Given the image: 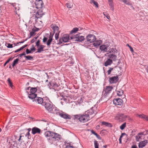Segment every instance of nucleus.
<instances>
[{"mask_svg":"<svg viewBox=\"0 0 148 148\" xmlns=\"http://www.w3.org/2000/svg\"><path fill=\"white\" fill-rule=\"evenodd\" d=\"M35 4L36 8L38 9L41 8L42 7L43 3L42 0H36Z\"/></svg>","mask_w":148,"mask_h":148,"instance_id":"ddd939ff","label":"nucleus"},{"mask_svg":"<svg viewBox=\"0 0 148 148\" xmlns=\"http://www.w3.org/2000/svg\"><path fill=\"white\" fill-rule=\"evenodd\" d=\"M30 136V133H29V132H28L27 134H26V136L29 139V137Z\"/></svg>","mask_w":148,"mask_h":148,"instance_id":"0e129e2a","label":"nucleus"},{"mask_svg":"<svg viewBox=\"0 0 148 148\" xmlns=\"http://www.w3.org/2000/svg\"><path fill=\"white\" fill-rule=\"evenodd\" d=\"M30 49L32 51H34L36 50V49L35 48L34 45H32V47L30 48Z\"/></svg>","mask_w":148,"mask_h":148,"instance_id":"3c124183","label":"nucleus"},{"mask_svg":"<svg viewBox=\"0 0 148 148\" xmlns=\"http://www.w3.org/2000/svg\"><path fill=\"white\" fill-rule=\"evenodd\" d=\"M69 39V36L68 34H64L63 36L60 38L59 42L58 43L59 45H61L63 42H66L68 41Z\"/></svg>","mask_w":148,"mask_h":148,"instance_id":"423d86ee","label":"nucleus"},{"mask_svg":"<svg viewBox=\"0 0 148 148\" xmlns=\"http://www.w3.org/2000/svg\"><path fill=\"white\" fill-rule=\"evenodd\" d=\"M73 62L72 61H71V62H67V63H66L67 65H66V66H67V65H68L69 66H71L73 65Z\"/></svg>","mask_w":148,"mask_h":148,"instance_id":"49530a36","label":"nucleus"},{"mask_svg":"<svg viewBox=\"0 0 148 148\" xmlns=\"http://www.w3.org/2000/svg\"><path fill=\"white\" fill-rule=\"evenodd\" d=\"M39 30V28L36 27H34L32 29V30L33 31V32H35L38 31Z\"/></svg>","mask_w":148,"mask_h":148,"instance_id":"8fccbe9b","label":"nucleus"},{"mask_svg":"<svg viewBox=\"0 0 148 148\" xmlns=\"http://www.w3.org/2000/svg\"><path fill=\"white\" fill-rule=\"evenodd\" d=\"M93 42V45L95 47H97L101 44L102 41L100 40H95Z\"/></svg>","mask_w":148,"mask_h":148,"instance_id":"5701e85b","label":"nucleus"},{"mask_svg":"<svg viewBox=\"0 0 148 148\" xmlns=\"http://www.w3.org/2000/svg\"><path fill=\"white\" fill-rule=\"evenodd\" d=\"M47 38L46 37H44L43 39V42H45L47 40Z\"/></svg>","mask_w":148,"mask_h":148,"instance_id":"680f3d73","label":"nucleus"},{"mask_svg":"<svg viewBox=\"0 0 148 148\" xmlns=\"http://www.w3.org/2000/svg\"><path fill=\"white\" fill-rule=\"evenodd\" d=\"M32 134L33 135H34L36 134H40L41 130L38 127H35L32 129Z\"/></svg>","mask_w":148,"mask_h":148,"instance_id":"2eb2a0df","label":"nucleus"},{"mask_svg":"<svg viewBox=\"0 0 148 148\" xmlns=\"http://www.w3.org/2000/svg\"><path fill=\"white\" fill-rule=\"evenodd\" d=\"M109 53H115L117 52V50H116V49H110L109 51Z\"/></svg>","mask_w":148,"mask_h":148,"instance_id":"473e14b6","label":"nucleus"},{"mask_svg":"<svg viewBox=\"0 0 148 148\" xmlns=\"http://www.w3.org/2000/svg\"><path fill=\"white\" fill-rule=\"evenodd\" d=\"M90 119L89 117L85 112L83 114H81L80 118H79V121L81 122L85 123L88 121Z\"/></svg>","mask_w":148,"mask_h":148,"instance_id":"6e6552de","label":"nucleus"},{"mask_svg":"<svg viewBox=\"0 0 148 148\" xmlns=\"http://www.w3.org/2000/svg\"><path fill=\"white\" fill-rule=\"evenodd\" d=\"M60 116L65 119H71V117L70 115L67 114H66L63 112H62V113H61V114L60 115Z\"/></svg>","mask_w":148,"mask_h":148,"instance_id":"412c9836","label":"nucleus"},{"mask_svg":"<svg viewBox=\"0 0 148 148\" xmlns=\"http://www.w3.org/2000/svg\"><path fill=\"white\" fill-rule=\"evenodd\" d=\"M103 14L104 16H105L107 19L109 20L110 19V16L109 15V14L106 12H103Z\"/></svg>","mask_w":148,"mask_h":148,"instance_id":"79ce46f5","label":"nucleus"},{"mask_svg":"<svg viewBox=\"0 0 148 148\" xmlns=\"http://www.w3.org/2000/svg\"><path fill=\"white\" fill-rule=\"evenodd\" d=\"M52 37L50 36L49 37V39L48 40L47 42V46H49L50 45L51 42H52Z\"/></svg>","mask_w":148,"mask_h":148,"instance_id":"f704fd0d","label":"nucleus"},{"mask_svg":"<svg viewBox=\"0 0 148 148\" xmlns=\"http://www.w3.org/2000/svg\"><path fill=\"white\" fill-rule=\"evenodd\" d=\"M46 100L47 102H45L44 105L45 106V108L48 111L50 112L51 113L52 111L53 108L55 107L54 106H53V105L51 103H49L48 102L50 101L48 98H46Z\"/></svg>","mask_w":148,"mask_h":148,"instance_id":"7ed1b4c3","label":"nucleus"},{"mask_svg":"<svg viewBox=\"0 0 148 148\" xmlns=\"http://www.w3.org/2000/svg\"><path fill=\"white\" fill-rule=\"evenodd\" d=\"M122 1L125 4L128 5H130V2L127 0H122Z\"/></svg>","mask_w":148,"mask_h":148,"instance_id":"a18cd8bd","label":"nucleus"},{"mask_svg":"<svg viewBox=\"0 0 148 148\" xmlns=\"http://www.w3.org/2000/svg\"><path fill=\"white\" fill-rule=\"evenodd\" d=\"M95 111H94L93 110V108H91L89 110L86 111L85 112L87 116L89 117L90 119H92L93 117L96 114Z\"/></svg>","mask_w":148,"mask_h":148,"instance_id":"9b49d317","label":"nucleus"},{"mask_svg":"<svg viewBox=\"0 0 148 148\" xmlns=\"http://www.w3.org/2000/svg\"><path fill=\"white\" fill-rule=\"evenodd\" d=\"M79 30V29L77 27H75L70 32L71 34L76 33Z\"/></svg>","mask_w":148,"mask_h":148,"instance_id":"72a5a7b5","label":"nucleus"},{"mask_svg":"<svg viewBox=\"0 0 148 148\" xmlns=\"http://www.w3.org/2000/svg\"><path fill=\"white\" fill-rule=\"evenodd\" d=\"M53 88L55 91H59L61 90V89L58 86V85L57 84L54 85Z\"/></svg>","mask_w":148,"mask_h":148,"instance_id":"7c9ffc66","label":"nucleus"},{"mask_svg":"<svg viewBox=\"0 0 148 148\" xmlns=\"http://www.w3.org/2000/svg\"><path fill=\"white\" fill-rule=\"evenodd\" d=\"M108 56L110 59H111L112 61H115L116 60L117 56L114 54H110Z\"/></svg>","mask_w":148,"mask_h":148,"instance_id":"a878e982","label":"nucleus"},{"mask_svg":"<svg viewBox=\"0 0 148 148\" xmlns=\"http://www.w3.org/2000/svg\"><path fill=\"white\" fill-rule=\"evenodd\" d=\"M148 143L147 140H146L141 141L139 143L138 147L140 148H142L144 147Z\"/></svg>","mask_w":148,"mask_h":148,"instance_id":"a211bd4d","label":"nucleus"},{"mask_svg":"<svg viewBox=\"0 0 148 148\" xmlns=\"http://www.w3.org/2000/svg\"><path fill=\"white\" fill-rule=\"evenodd\" d=\"M18 61L19 59L18 58L14 60L13 62L12 66L14 67L16 64H17L18 63Z\"/></svg>","mask_w":148,"mask_h":148,"instance_id":"c9c22d12","label":"nucleus"},{"mask_svg":"<svg viewBox=\"0 0 148 148\" xmlns=\"http://www.w3.org/2000/svg\"><path fill=\"white\" fill-rule=\"evenodd\" d=\"M61 99L62 100H63V101H65V102H67V101H66V99L65 98H64V97H62Z\"/></svg>","mask_w":148,"mask_h":148,"instance_id":"338daca9","label":"nucleus"},{"mask_svg":"<svg viewBox=\"0 0 148 148\" xmlns=\"http://www.w3.org/2000/svg\"><path fill=\"white\" fill-rule=\"evenodd\" d=\"M144 135V132L140 133L136 136V140L138 141L140 139L142 138V137L143 135Z\"/></svg>","mask_w":148,"mask_h":148,"instance_id":"4be33fe9","label":"nucleus"},{"mask_svg":"<svg viewBox=\"0 0 148 148\" xmlns=\"http://www.w3.org/2000/svg\"><path fill=\"white\" fill-rule=\"evenodd\" d=\"M94 144L95 148H99V144L97 141L95 140L94 141Z\"/></svg>","mask_w":148,"mask_h":148,"instance_id":"e433bc0d","label":"nucleus"},{"mask_svg":"<svg viewBox=\"0 0 148 148\" xmlns=\"http://www.w3.org/2000/svg\"><path fill=\"white\" fill-rule=\"evenodd\" d=\"M37 88H32L29 92L27 91L26 92L28 94V97L30 99L33 100L37 96V94L35 93L37 90Z\"/></svg>","mask_w":148,"mask_h":148,"instance_id":"f03ea898","label":"nucleus"},{"mask_svg":"<svg viewBox=\"0 0 148 148\" xmlns=\"http://www.w3.org/2000/svg\"><path fill=\"white\" fill-rule=\"evenodd\" d=\"M132 148H138L136 145H133L132 146Z\"/></svg>","mask_w":148,"mask_h":148,"instance_id":"774afa93","label":"nucleus"},{"mask_svg":"<svg viewBox=\"0 0 148 148\" xmlns=\"http://www.w3.org/2000/svg\"><path fill=\"white\" fill-rule=\"evenodd\" d=\"M90 3H93L97 8L98 7L97 2L95 1L94 0H91Z\"/></svg>","mask_w":148,"mask_h":148,"instance_id":"ea45409f","label":"nucleus"},{"mask_svg":"<svg viewBox=\"0 0 148 148\" xmlns=\"http://www.w3.org/2000/svg\"><path fill=\"white\" fill-rule=\"evenodd\" d=\"M129 48L130 49V51L132 52H134V50L131 46H129Z\"/></svg>","mask_w":148,"mask_h":148,"instance_id":"69168bd1","label":"nucleus"},{"mask_svg":"<svg viewBox=\"0 0 148 148\" xmlns=\"http://www.w3.org/2000/svg\"><path fill=\"white\" fill-rule=\"evenodd\" d=\"M25 52H23V53L20 54L18 55V56L20 57H21L23 56H25Z\"/></svg>","mask_w":148,"mask_h":148,"instance_id":"e2e57ef3","label":"nucleus"},{"mask_svg":"<svg viewBox=\"0 0 148 148\" xmlns=\"http://www.w3.org/2000/svg\"><path fill=\"white\" fill-rule=\"evenodd\" d=\"M25 57L28 60H31L33 58V57L30 56H25Z\"/></svg>","mask_w":148,"mask_h":148,"instance_id":"de8ad7c7","label":"nucleus"},{"mask_svg":"<svg viewBox=\"0 0 148 148\" xmlns=\"http://www.w3.org/2000/svg\"><path fill=\"white\" fill-rule=\"evenodd\" d=\"M70 38L71 39L73 40L74 41L79 42H82L85 39L84 36H80L79 34H77L74 36H72L70 37Z\"/></svg>","mask_w":148,"mask_h":148,"instance_id":"39448f33","label":"nucleus"},{"mask_svg":"<svg viewBox=\"0 0 148 148\" xmlns=\"http://www.w3.org/2000/svg\"><path fill=\"white\" fill-rule=\"evenodd\" d=\"M45 136L49 143L51 144H55V141H59L60 138V135L51 131H47L44 134Z\"/></svg>","mask_w":148,"mask_h":148,"instance_id":"f257e3e1","label":"nucleus"},{"mask_svg":"<svg viewBox=\"0 0 148 148\" xmlns=\"http://www.w3.org/2000/svg\"><path fill=\"white\" fill-rule=\"evenodd\" d=\"M123 92L122 90L118 91L117 92V95L118 96H120L122 95H123Z\"/></svg>","mask_w":148,"mask_h":148,"instance_id":"4c0bfd02","label":"nucleus"},{"mask_svg":"<svg viewBox=\"0 0 148 148\" xmlns=\"http://www.w3.org/2000/svg\"><path fill=\"white\" fill-rule=\"evenodd\" d=\"M8 45L7 46L8 48H12L13 47L12 45L10 43L7 44Z\"/></svg>","mask_w":148,"mask_h":148,"instance_id":"6e6d98bb","label":"nucleus"},{"mask_svg":"<svg viewBox=\"0 0 148 148\" xmlns=\"http://www.w3.org/2000/svg\"><path fill=\"white\" fill-rule=\"evenodd\" d=\"M13 6L14 7L15 9L16 10H18L19 9V8L18 7V5L16 4H13Z\"/></svg>","mask_w":148,"mask_h":148,"instance_id":"37998d69","label":"nucleus"},{"mask_svg":"<svg viewBox=\"0 0 148 148\" xmlns=\"http://www.w3.org/2000/svg\"><path fill=\"white\" fill-rule=\"evenodd\" d=\"M62 112V111L59 110L56 107H55L53 108L52 111L51 113L56 114L57 115L60 116Z\"/></svg>","mask_w":148,"mask_h":148,"instance_id":"dca6fc26","label":"nucleus"},{"mask_svg":"<svg viewBox=\"0 0 148 148\" xmlns=\"http://www.w3.org/2000/svg\"><path fill=\"white\" fill-rule=\"evenodd\" d=\"M101 124L102 125H105L108 127H112V125L111 123L105 121L102 122Z\"/></svg>","mask_w":148,"mask_h":148,"instance_id":"cd10ccee","label":"nucleus"},{"mask_svg":"<svg viewBox=\"0 0 148 148\" xmlns=\"http://www.w3.org/2000/svg\"><path fill=\"white\" fill-rule=\"evenodd\" d=\"M73 118L74 120L78 119L79 120V118H80L81 114H77L73 115Z\"/></svg>","mask_w":148,"mask_h":148,"instance_id":"2f4dec72","label":"nucleus"},{"mask_svg":"<svg viewBox=\"0 0 148 148\" xmlns=\"http://www.w3.org/2000/svg\"><path fill=\"white\" fill-rule=\"evenodd\" d=\"M40 40H38L36 42V45L38 47L39 46L40 44Z\"/></svg>","mask_w":148,"mask_h":148,"instance_id":"4d7b16f0","label":"nucleus"},{"mask_svg":"<svg viewBox=\"0 0 148 148\" xmlns=\"http://www.w3.org/2000/svg\"><path fill=\"white\" fill-rule=\"evenodd\" d=\"M11 60V58H10L9 59L6 61V62L4 63V66H5V65H6V64L8 63L10 61V60Z\"/></svg>","mask_w":148,"mask_h":148,"instance_id":"bf43d9fd","label":"nucleus"},{"mask_svg":"<svg viewBox=\"0 0 148 148\" xmlns=\"http://www.w3.org/2000/svg\"><path fill=\"white\" fill-rule=\"evenodd\" d=\"M39 47V48L37 49V51L36 53H40L44 51L43 49L45 47L44 45H40Z\"/></svg>","mask_w":148,"mask_h":148,"instance_id":"c85d7f7f","label":"nucleus"},{"mask_svg":"<svg viewBox=\"0 0 148 148\" xmlns=\"http://www.w3.org/2000/svg\"><path fill=\"white\" fill-rule=\"evenodd\" d=\"M112 63V61L110 59H108L104 62V65L106 66H107L108 65H111Z\"/></svg>","mask_w":148,"mask_h":148,"instance_id":"393cba45","label":"nucleus"},{"mask_svg":"<svg viewBox=\"0 0 148 148\" xmlns=\"http://www.w3.org/2000/svg\"><path fill=\"white\" fill-rule=\"evenodd\" d=\"M88 41L90 42H94L96 40V38L95 36L93 34H88L86 38Z\"/></svg>","mask_w":148,"mask_h":148,"instance_id":"f8f14e48","label":"nucleus"},{"mask_svg":"<svg viewBox=\"0 0 148 148\" xmlns=\"http://www.w3.org/2000/svg\"><path fill=\"white\" fill-rule=\"evenodd\" d=\"M8 85L12 88V87L13 86V85L12 84V82L11 80H10V78H9L8 79Z\"/></svg>","mask_w":148,"mask_h":148,"instance_id":"a19ab883","label":"nucleus"},{"mask_svg":"<svg viewBox=\"0 0 148 148\" xmlns=\"http://www.w3.org/2000/svg\"><path fill=\"white\" fill-rule=\"evenodd\" d=\"M60 32H56L55 34V39L57 40L58 38L59 34Z\"/></svg>","mask_w":148,"mask_h":148,"instance_id":"603ef678","label":"nucleus"},{"mask_svg":"<svg viewBox=\"0 0 148 148\" xmlns=\"http://www.w3.org/2000/svg\"><path fill=\"white\" fill-rule=\"evenodd\" d=\"M43 13L42 12V11L41 10H39L36 13V14L35 16L38 19H40V18H41L42 16L43 15Z\"/></svg>","mask_w":148,"mask_h":148,"instance_id":"aec40b11","label":"nucleus"},{"mask_svg":"<svg viewBox=\"0 0 148 148\" xmlns=\"http://www.w3.org/2000/svg\"><path fill=\"white\" fill-rule=\"evenodd\" d=\"M113 102L114 104L115 105L121 106L123 104V101L122 99L118 98L114 99L113 100Z\"/></svg>","mask_w":148,"mask_h":148,"instance_id":"4468645a","label":"nucleus"},{"mask_svg":"<svg viewBox=\"0 0 148 148\" xmlns=\"http://www.w3.org/2000/svg\"><path fill=\"white\" fill-rule=\"evenodd\" d=\"M33 102H35L36 103L38 104H41L42 105H44L45 101H44V100L42 98L36 96L33 99Z\"/></svg>","mask_w":148,"mask_h":148,"instance_id":"9d476101","label":"nucleus"},{"mask_svg":"<svg viewBox=\"0 0 148 148\" xmlns=\"http://www.w3.org/2000/svg\"><path fill=\"white\" fill-rule=\"evenodd\" d=\"M67 7L68 8H71V5L70 3H66V4Z\"/></svg>","mask_w":148,"mask_h":148,"instance_id":"13d9d810","label":"nucleus"},{"mask_svg":"<svg viewBox=\"0 0 148 148\" xmlns=\"http://www.w3.org/2000/svg\"><path fill=\"white\" fill-rule=\"evenodd\" d=\"M126 126V123H124L123 124L120 126V128L121 130H123Z\"/></svg>","mask_w":148,"mask_h":148,"instance_id":"c03bdc74","label":"nucleus"},{"mask_svg":"<svg viewBox=\"0 0 148 148\" xmlns=\"http://www.w3.org/2000/svg\"><path fill=\"white\" fill-rule=\"evenodd\" d=\"M127 135L125 133H121V135L120 136V137L119 138V143L120 144H121V140H122V139H122V138L123 136L124 135Z\"/></svg>","mask_w":148,"mask_h":148,"instance_id":"58836bf2","label":"nucleus"},{"mask_svg":"<svg viewBox=\"0 0 148 148\" xmlns=\"http://www.w3.org/2000/svg\"><path fill=\"white\" fill-rule=\"evenodd\" d=\"M108 46L105 45H102L100 47V49L101 51H107V48Z\"/></svg>","mask_w":148,"mask_h":148,"instance_id":"bb28decb","label":"nucleus"},{"mask_svg":"<svg viewBox=\"0 0 148 148\" xmlns=\"http://www.w3.org/2000/svg\"><path fill=\"white\" fill-rule=\"evenodd\" d=\"M65 148H75L73 146H70V145H66Z\"/></svg>","mask_w":148,"mask_h":148,"instance_id":"052dcab7","label":"nucleus"},{"mask_svg":"<svg viewBox=\"0 0 148 148\" xmlns=\"http://www.w3.org/2000/svg\"><path fill=\"white\" fill-rule=\"evenodd\" d=\"M136 116L139 117L141 119H143L145 120L148 121V116L146 115L142 114L140 115L137 114Z\"/></svg>","mask_w":148,"mask_h":148,"instance_id":"b1692460","label":"nucleus"},{"mask_svg":"<svg viewBox=\"0 0 148 148\" xmlns=\"http://www.w3.org/2000/svg\"><path fill=\"white\" fill-rule=\"evenodd\" d=\"M127 117V116L124 114H117L115 116V119L120 121H125Z\"/></svg>","mask_w":148,"mask_h":148,"instance_id":"1a4fd4ad","label":"nucleus"},{"mask_svg":"<svg viewBox=\"0 0 148 148\" xmlns=\"http://www.w3.org/2000/svg\"><path fill=\"white\" fill-rule=\"evenodd\" d=\"M26 52L27 54H29L32 53V51L30 50H29L28 49H27L26 50Z\"/></svg>","mask_w":148,"mask_h":148,"instance_id":"5fc2aeb1","label":"nucleus"},{"mask_svg":"<svg viewBox=\"0 0 148 148\" xmlns=\"http://www.w3.org/2000/svg\"><path fill=\"white\" fill-rule=\"evenodd\" d=\"M119 80L118 76L116 75L110 78V82L111 84L116 83Z\"/></svg>","mask_w":148,"mask_h":148,"instance_id":"f3484780","label":"nucleus"},{"mask_svg":"<svg viewBox=\"0 0 148 148\" xmlns=\"http://www.w3.org/2000/svg\"><path fill=\"white\" fill-rule=\"evenodd\" d=\"M110 8L112 11L114 10V5L113 4V0H108Z\"/></svg>","mask_w":148,"mask_h":148,"instance_id":"c756f323","label":"nucleus"},{"mask_svg":"<svg viewBox=\"0 0 148 148\" xmlns=\"http://www.w3.org/2000/svg\"><path fill=\"white\" fill-rule=\"evenodd\" d=\"M113 68H110L109 69L108 71V75H110L111 72V71L112 70H113Z\"/></svg>","mask_w":148,"mask_h":148,"instance_id":"09e8293b","label":"nucleus"},{"mask_svg":"<svg viewBox=\"0 0 148 148\" xmlns=\"http://www.w3.org/2000/svg\"><path fill=\"white\" fill-rule=\"evenodd\" d=\"M51 27L53 31L54 34L56 32H60L59 31V27L56 25L53 24L51 25Z\"/></svg>","mask_w":148,"mask_h":148,"instance_id":"6ab92c4d","label":"nucleus"},{"mask_svg":"<svg viewBox=\"0 0 148 148\" xmlns=\"http://www.w3.org/2000/svg\"><path fill=\"white\" fill-rule=\"evenodd\" d=\"M38 19L36 16H33L30 18V21L33 22L34 24H36L38 26L42 25V22L41 21H39L38 22Z\"/></svg>","mask_w":148,"mask_h":148,"instance_id":"0eeeda50","label":"nucleus"},{"mask_svg":"<svg viewBox=\"0 0 148 148\" xmlns=\"http://www.w3.org/2000/svg\"><path fill=\"white\" fill-rule=\"evenodd\" d=\"M113 88L112 86H106L103 92L102 97L104 98L107 97Z\"/></svg>","mask_w":148,"mask_h":148,"instance_id":"20e7f679","label":"nucleus"},{"mask_svg":"<svg viewBox=\"0 0 148 148\" xmlns=\"http://www.w3.org/2000/svg\"><path fill=\"white\" fill-rule=\"evenodd\" d=\"M35 32L33 31L32 30V31L30 32V37H29V38H31V37L32 36L34 35L35 34Z\"/></svg>","mask_w":148,"mask_h":148,"instance_id":"864d4df0","label":"nucleus"}]
</instances>
